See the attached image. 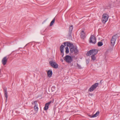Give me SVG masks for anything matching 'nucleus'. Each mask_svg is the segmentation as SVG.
<instances>
[{
  "mask_svg": "<svg viewBox=\"0 0 120 120\" xmlns=\"http://www.w3.org/2000/svg\"><path fill=\"white\" fill-rule=\"evenodd\" d=\"M98 50L95 49H93L88 51L86 53L87 56H89L91 55H95L98 52Z\"/></svg>",
  "mask_w": 120,
  "mask_h": 120,
  "instance_id": "obj_1",
  "label": "nucleus"
},
{
  "mask_svg": "<svg viewBox=\"0 0 120 120\" xmlns=\"http://www.w3.org/2000/svg\"><path fill=\"white\" fill-rule=\"evenodd\" d=\"M64 60L66 62L69 63H71L73 61V59L71 56L67 55L64 57Z\"/></svg>",
  "mask_w": 120,
  "mask_h": 120,
  "instance_id": "obj_2",
  "label": "nucleus"
},
{
  "mask_svg": "<svg viewBox=\"0 0 120 120\" xmlns=\"http://www.w3.org/2000/svg\"><path fill=\"white\" fill-rule=\"evenodd\" d=\"M109 16L106 14H103L102 19V21L103 23H105L107 21Z\"/></svg>",
  "mask_w": 120,
  "mask_h": 120,
  "instance_id": "obj_3",
  "label": "nucleus"
},
{
  "mask_svg": "<svg viewBox=\"0 0 120 120\" xmlns=\"http://www.w3.org/2000/svg\"><path fill=\"white\" fill-rule=\"evenodd\" d=\"M70 52L72 53L74 52L75 54H77L78 52V50L77 49V47H76L75 48L74 46L73 45L71 46L69 48Z\"/></svg>",
  "mask_w": 120,
  "mask_h": 120,
  "instance_id": "obj_4",
  "label": "nucleus"
},
{
  "mask_svg": "<svg viewBox=\"0 0 120 120\" xmlns=\"http://www.w3.org/2000/svg\"><path fill=\"white\" fill-rule=\"evenodd\" d=\"M98 85V83H94L89 89L88 91L91 92L93 91L97 88Z\"/></svg>",
  "mask_w": 120,
  "mask_h": 120,
  "instance_id": "obj_5",
  "label": "nucleus"
},
{
  "mask_svg": "<svg viewBox=\"0 0 120 120\" xmlns=\"http://www.w3.org/2000/svg\"><path fill=\"white\" fill-rule=\"evenodd\" d=\"M49 63L50 65L54 68H57L58 67V65L55 61H50Z\"/></svg>",
  "mask_w": 120,
  "mask_h": 120,
  "instance_id": "obj_6",
  "label": "nucleus"
},
{
  "mask_svg": "<svg viewBox=\"0 0 120 120\" xmlns=\"http://www.w3.org/2000/svg\"><path fill=\"white\" fill-rule=\"evenodd\" d=\"M118 35L117 34L114 35L112 37L111 39V43L112 45H114L117 39Z\"/></svg>",
  "mask_w": 120,
  "mask_h": 120,
  "instance_id": "obj_7",
  "label": "nucleus"
},
{
  "mask_svg": "<svg viewBox=\"0 0 120 120\" xmlns=\"http://www.w3.org/2000/svg\"><path fill=\"white\" fill-rule=\"evenodd\" d=\"M90 42L94 44L96 42V38L93 35H91L90 37Z\"/></svg>",
  "mask_w": 120,
  "mask_h": 120,
  "instance_id": "obj_8",
  "label": "nucleus"
},
{
  "mask_svg": "<svg viewBox=\"0 0 120 120\" xmlns=\"http://www.w3.org/2000/svg\"><path fill=\"white\" fill-rule=\"evenodd\" d=\"M73 27L72 26L69 27V30L68 32V37L69 39L71 38H72V32L73 30Z\"/></svg>",
  "mask_w": 120,
  "mask_h": 120,
  "instance_id": "obj_9",
  "label": "nucleus"
},
{
  "mask_svg": "<svg viewBox=\"0 0 120 120\" xmlns=\"http://www.w3.org/2000/svg\"><path fill=\"white\" fill-rule=\"evenodd\" d=\"M3 90L4 91V96L6 97V99L5 100V101L6 102L7 101L8 95H7V88L6 87H4L3 88Z\"/></svg>",
  "mask_w": 120,
  "mask_h": 120,
  "instance_id": "obj_10",
  "label": "nucleus"
},
{
  "mask_svg": "<svg viewBox=\"0 0 120 120\" xmlns=\"http://www.w3.org/2000/svg\"><path fill=\"white\" fill-rule=\"evenodd\" d=\"M7 61V57L5 56L3 58L2 60V64L4 65H5L6 64Z\"/></svg>",
  "mask_w": 120,
  "mask_h": 120,
  "instance_id": "obj_11",
  "label": "nucleus"
},
{
  "mask_svg": "<svg viewBox=\"0 0 120 120\" xmlns=\"http://www.w3.org/2000/svg\"><path fill=\"white\" fill-rule=\"evenodd\" d=\"M64 44L65 46H66L67 45V47H68L69 46V47H71V46H72L73 45L70 42H64Z\"/></svg>",
  "mask_w": 120,
  "mask_h": 120,
  "instance_id": "obj_12",
  "label": "nucleus"
},
{
  "mask_svg": "<svg viewBox=\"0 0 120 120\" xmlns=\"http://www.w3.org/2000/svg\"><path fill=\"white\" fill-rule=\"evenodd\" d=\"M81 37L82 39H84L85 37V34L83 31H82L80 32Z\"/></svg>",
  "mask_w": 120,
  "mask_h": 120,
  "instance_id": "obj_13",
  "label": "nucleus"
},
{
  "mask_svg": "<svg viewBox=\"0 0 120 120\" xmlns=\"http://www.w3.org/2000/svg\"><path fill=\"white\" fill-rule=\"evenodd\" d=\"M99 111H97V112L95 114H94V115L92 116H91L90 115V117L91 118L95 117L98 116L99 115Z\"/></svg>",
  "mask_w": 120,
  "mask_h": 120,
  "instance_id": "obj_14",
  "label": "nucleus"
},
{
  "mask_svg": "<svg viewBox=\"0 0 120 120\" xmlns=\"http://www.w3.org/2000/svg\"><path fill=\"white\" fill-rule=\"evenodd\" d=\"M52 71L51 70H49L47 72L48 76L49 77H51L52 74Z\"/></svg>",
  "mask_w": 120,
  "mask_h": 120,
  "instance_id": "obj_15",
  "label": "nucleus"
},
{
  "mask_svg": "<svg viewBox=\"0 0 120 120\" xmlns=\"http://www.w3.org/2000/svg\"><path fill=\"white\" fill-rule=\"evenodd\" d=\"M37 101H35L34 102V103L35 104V105L34 106V110L35 111H38V108L37 106H36V104L37 103Z\"/></svg>",
  "mask_w": 120,
  "mask_h": 120,
  "instance_id": "obj_16",
  "label": "nucleus"
},
{
  "mask_svg": "<svg viewBox=\"0 0 120 120\" xmlns=\"http://www.w3.org/2000/svg\"><path fill=\"white\" fill-rule=\"evenodd\" d=\"M49 105H48L47 104H45V106L44 108V109L45 111L47 110L49 108Z\"/></svg>",
  "mask_w": 120,
  "mask_h": 120,
  "instance_id": "obj_17",
  "label": "nucleus"
},
{
  "mask_svg": "<svg viewBox=\"0 0 120 120\" xmlns=\"http://www.w3.org/2000/svg\"><path fill=\"white\" fill-rule=\"evenodd\" d=\"M95 55H93L91 56V60L94 61L96 59V57L95 56Z\"/></svg>",
  "mask_w": 120,
  "mask_h": 120,
  "instance_id": "obj_18",
  "label": "nucleus"
},
{
  "mask_svg": "<svg viewBox=\"0 0 120 120\" xmlns=\"http://www.w3.org/2000/svg\"><path fill=\"white\" fill-rule=\"evenodd\" d=\"M64 47V46L63 45H61L60 47V50L61 52H63V49Z\"/></svg>",
  "mask_w": 120,
  "mask_h": 120,
  "instance_id": "obj_19",
  "label": "nucleus"
},
{
  "mask_svg": "<svg viewBox=\"0 0 120 120\" xmlns=\"http://www.w3.org/2000/svg\"><path fill=\"white\" fill-rule=\"evenodd\" d=\"M55 18H54L52 20L51 22L50 23V26H51L53 25L54 23L55 22Z\"/></svg>",
  "mask_w": 120,
  "mask_h": 120,
  "instance_id": "obj_20",
  "label": "nucleus"
},
{
  "mask_svg": "<svg viewBox=\"0 0 120 120\" xmlns=\"http://www.w3.org/2000/svg\"><path fill=\"white\" fill-rule=\"evenodd\" d=\"M103 43L102 42L99 41L98 43V45L99 46H101L102 45Z\"/></svg>",
  "mask_w": 120,
  "mask_h": 120,
  "instance_id": "obj_21",
  "label": "nucleus"
},
{
  "mask_svg": "<svg viewBox=\"0 0 120 120\" xmlns=\"http://www.w3.org/2000/svg\"><path fill=\"white\" fill-rule=\"evenodd\" d=\"M66 51H65V52L67 54L69 52V48L68 47H67L65 48Z\"/></svg>",
  "mask_w": 120,
  "mask_h": 120,
  "instance_id": "obj_22",
  "label": "nucleus"
},
{
  "mask_svg": "<svg viewBox=\"0 0 120 120\" xmlns=\"http://www.w3.org/2000/svg\"><path fill=\"white\" fill-rule=\"evenodd\" d=\"M77 67L79 69H82V67L81 66V65L79 64L78 63H77Z\"/></svg>",
  "mask_w": 120,
  "mask_h": 120,
  "instance_id": "obj_23",
  "label": "nucleus"
},
{
  "mask_svg": "<svg viewBox=\"0 0 120 120\" xmlns=\"http://www.w3.org/2000/svg\"><path fill=\"white\" fill-rule=\"evenodd\" d=\"M55 86H53L51 88V90L52 91H54L55 90Z\"/></svg>",
  "mask_w": 120,
  "mask_h": 120,
  "instance_id": "obj_24",
  "label": "nucleus"
},
{
  "mask_svg": "<svg viewBox=\"0 0 120 120\" xmlns=\"http://www.w3.org/2000/svg\"><path fill=\"white\" fill-rule=\"evenodd\" d=\"M52 102V101H49V102H48L46 103V104H47L48 105H49L50 104V103H51Z\"/></svg>",
  "mask_w": 120,
  "mask_h": 120,
  "instance_id": "obj_25",
  "label": "nucleus"
},
{
  "mask_svg": "<svg viewBox=\"0 0 120 120\" xmlns=\"http://www.w3.org/2000/svg\"><path fill=\"white\" fill-rule=\"evenodd\" d=\"M48 18L47 19H46L43 22L42 24H43L45 23L47 20Z\"/></svg>",
  "mask_w": 120,
  "mask_h": 120,
  "instance_id": "obj_26",
  "label": "nucleus"
},
{
  "mask_svg": "<svg viewBox=\"0 0 120 120\" xmlns=\"http://www.w3.org/2000/svg\"><path fill=\"white\" fill-rule=\"evenodd\" d=\"M61 55H62V57H63V56H64V52H63H63H61Z\"/></svg>",
  "mask_w": 120,
  "mask_h": 120,
  "instance_id": "obj_27",
  "label": "nucleus"
},
{
  "mask_svg": "<svg viewBox=\"0 0 120 120\" xmlns=\"http://www.w3.org/2000/svg\"><path fill=\"white\" fill-rule=\"evenodd\" d=\"M86 62L87 64H88L89 63V61L87 60H86Z\"/></svg>",
  "mask_w": 120,
  "mask_h": 120,
  "instance_id": "obj_28",
  "label": "nucleus"
},
{
  "mask_svg": "<svg viewBox=\"0 0 120 120\" xmlns=\"http://www.w3.org/2000/svg\"><path fill=\"white\" fill-rule=\"evenodd\" d=\"M60 60L62 62H63L64 61V60L62 59H61Z\"/></svg>",
  "mask_w": 120,
  "mask_h": 120,
  "instance_id": "obj_29",
  "label": "nucleus"
},
{
  "mask_svg": "<svg viewBox=\"0 0 120 120\" xmlns=\"http://www.w3.org/2000/svg\"><path fill=\"white\" fill-rule=\"evenodd\" d=\"M73 65V64H71L70 65H71V66H72Z\"/></svg>",
  "mask_w": 120,
  "mask_h": 120,
  "instance_id": "obj_30",
  "label": "nucleus"
},
{
  "mask_svg": "<svg viewBox=\"0 0 120 120\" xmlns=\"http://www.w3.org/2000/svg\"><path fill=\"white\" fill-rule=\"evenodd\" d=\"M32 104H34V103H32Z\"/></svg>",
  "mask_w": 120,
  "mask_h": 120,
  "instance_id": "obj_31",
  "label": "nucleus"
},
{
  "mask_svg": "<svg viewBox=\"0 0 120 120\" xmlns=\"http://www.w3.org/2000/svg\"><path fill=\"white\" fill-rule=\"evenodd\" d=\"M119 95V94H117L116 95Z\"/></svg>",
  "mask_w": 120,
  "mask_h": 120,
  "instance_id": "obj_32",
  "label": "nucleus"
},
{
  "mask_svg": "<svg viewBox=\"0 0 120 120\" xmlns=\"http://www.w3.org/2000/svg\"><path fill=\"white\" fill-rule=\"evenodd\" d=\"M27 44L25 46H26L27 45Z\"/></svg>",
  "mask_w": 120,
  "mask_h": 120,
  "instance_id": "obj_33",
  "label": "nucleus"
}]
</instances>
